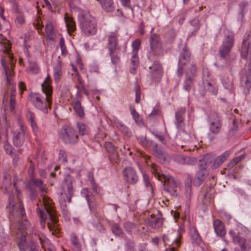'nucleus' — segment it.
Here are the masks:
<instances>
[{
	"label": "nucleus",
	"instance_id": "obj_45",
	"mask_svg": "<svg viewBox=\"0 0 251 251\" xmlns=\"http://www.w3.org/2000/svg\"><path fill=\"white\" fill-rule=\"evenodd\" d=\"M186 196L189 198L191 195V184L188 183L185 186Z\"/></svg>",
	"mask_w": 251,
	"mask_h": 251
},
{
	"label": "nucleus",
	"instance_id": "obj_35",
	"mask_svg": "<svg viewBox=\"0 0 251 251\" xmlns=\"http://www.w3.org/2000/svg\"><path fill=\"white\" fill-rule=\"evenodd\" d=\"M136 227V224L133 223L126 222L124 224V228L125 230L128 232H130L132 229L135 228Z\"/></svg>",
	"mask_w": 251,
	"mask_h": 251
},
{
	"label": "nucleus",
	"instance_id": "obj_64",
	"mask_svg": "<svg viewBox=\"0 0 251 251\" xmlns=\"http://www.w3.org/2000/svg\"><path fill=\"white\" fill-rule=\"evenodd\" d=\"M137 67H138V66H133V67L130 69V73L133 74H135Z\"/></svg>",
	"mask_w": 251,
	"mask_h": 251
},
{
	"label": "nucleus",
	"instance_id": "obj_19",
	"mask_svg": "<svg viewBox=\"0 0 251 251\" xmlns=\"http://www.w3.org/2000/svg\"><path fill=\"white\" fill-rule=\"evenodd\" d=\"M105 148L108 152L109 157L112 162L117 163L119 161V154L116 151L114 146L110 142L105 144Z\"/></svg>",
	"mask_w": 251,
	"mask_h": 251
},
{
	"label": "nucleus",
	"instance_id": "obj_27",
	"mask_svg": "<svg viewBox=\"0 0 251 251\" xmlns=\"http://www.w3.org/2000/svg\"><path fill=\"white\" fill-rule=\"evenodd\" d=\"M46 33L47 36L50 39H53L54 37V26L51 21H48L46 25Z\"/></svg>",
	"mask_w": 251,
	"mask_h": 251
},
{
	"label": "nucleus",
	"instance_id": "obj_49",
	"mask_svg": "<svg viewBox=\"0 0 251 251\" xmlns=\"http://www.w3.org/2000/svg\"><path fill=\"white\" fill-rule=\"evenodd\" d=\"M32 182L39 188L43 185V181L40 179H33L32 180Z\"/></svg>",
	"mask_w": 251,
	"mask_h": 251
},
{
	"label": "nucleus",
	"instance_id": "obj_18",
	"mask_svg": "<svg viewBox=\"0 0 251 251\" xmlns=\"http://www.w3.org/2000/svg\"><path fill=\"white\" fill-rule=\"evenodd\" d=\"M118 34L116 32H111L108 36V48L109 53L114 54L115 51L119 50L118 47Z\"/></svg>",
	"mask_w": 251,
	"mask_h": 251
},
{
	"label": "nucleus",
	"instance_id": "obj_2",
	"mask_svg": "<svg viewBox=\"0 0 251 251\" xmlns=\"http://www.w3.org/2000/svg\"><path fill=\"white\" fill-rule=\"evenodd\" d=\"M41 86L43 92L46 95V98L42 99L37 95H33L30 97V100L37 109L44 113H47L48 109L51 108L52 93L51 80L49 74Z\"/></svg>",
	"mask_w": 251,
	"mask_h": 251
},
{
	"label": "nucleus",
	"instance_id": "obj_59",
	"mask_svg": "<svg viewBox=\"0 0 251 251\" xmlns=\"http://www.w3.org/2000/svg\"><path fill=\"white\" fill-rule=\"evenodd\" d=\"M31 126L33 130L36 132L38 130V126L35 122L31 123Z\"/></svg>",
	"mask_w": 251,
	"mask_h": 251
},
{
	"label": "nucleus",
	"instance_id": "obj_31",
	"mask_svg": "<svg viewBox=\"0 0 251 251\" xmlns=\"http://www.w3.org/2000/svg\"><path fill=\"white\" fill-rule=\"evenodd\" d=\"M73 107L75 111L79 117L82 118L84 116L83 108L79 101H76L74 102Z\"/></svg>",
	"mask_w": 251,
	"mask_h": 251
},
{
	"label": "nucleus",
	"instance_id": "obj_30",
	"mask_svg": "<svg viewBox=\"0 0 251 251\" xmlns=\"http://www.w3.org/2000/svg\"><path fill=\"white\" fill-rule=\"evenodd\" d=\"M206 176V172L203 169L200 170L197 173L195 181L197 185H200L205 179Z\"/></svg>",
	"mask_w": 251,
	"mask_h": 251
},
{
	"label": "nucleus",
	"instance_id": "obj_32",
	"mask_svg": "<svg viewBox=\"0 0 251 251\" xmlns=\"http://www.w3.org/2000/svg\"><path fill=\"white\" fill-rule=\"evenodd\" d=\"M245 158V155H242L239 156L234 157L232 159L228 164V167L232 168L235 166L237 163L241 161L243 158Z\"/></svg>",
	"mask_w": 251,
	"mask_h": 251
},
{
	"label": "nucleus",
	"instance_id": "obj_3",
	"mask_svg": "<svg viewBox=\"0 0 251 251\" xmlns=\"http://www.w3.org/2000/svg\"><path fill=\"white\" fill-rule=\"evenodd\" d=\"M241 55L243 58L247 60L249 66L248 71H244L241 77V83L244 92L248 93L251 88V42L247 44L246 40H243Z\"/></svg>",
	"mask_w": 251,
	"mask_h": 251
},
{
	"label": "nucleus",
	"instance_id": "obj_34",
	"mask_svg": "<svg viewBox=\"0 0 251 251\" xmlns=\"http://www.w3.org/2000/svg\"><path fill=\"white\" fill-rule=\"evenodd\" d=\"M141 42L140 40L137 39L132 44L133 53L137 54L138 50L140 48Z\"/></svg>",
	"mask_w": 251,
	"mask_h": 251
},
{
	"label": "nucleus",
	"instance_id": "obj_28",
	"mask_svg": "<svg viewBox=\"0 0 251 251\" xmlns=\"http://www.w3.org/2000/svg\"><path fill=\"white\" fill-rule=\"evenodd\" d=\"M149 224L152 228H159L162 224V220L159 217L151 215L150 219Z\"/></svg>",
	"mask_w": 251,
	"mask_h": 251
},
{
	"label": "nucleus",
	"instance_id": "obj_44",
	"mask_svg": "<svg viewBox=\"0 0 251 251\" xmlns=\"http://www.w3.org/2000/svg\"><path fill=\"white\" fill-rule=\"evenodd\" d=\"M130 112L131 113L133 117L134 120L137 122L139 120V115L138 113L136 111L135 108L134 107H130Z\"/></svg>",
	"mask_w": 251,
	"mask_h": 251
},
{
	"label": "nucleus",
	"instance_id": "obj_39",
	"mask_svg": "<svg viewBox=\"0 0 251 251\" xmlns=\"http://www.w3.org/2000/svg\"><path fill=\"white\" fill-rule=\"evenodd\" d=\"M70 240H71V241L72 244L74 246H75L76 247H78V248L79 247L78 241L76 236L75 234H73L71 235Z\"/></svg>",
	"mask_w": 251,
	"mask_h": 251
},
{
	"label": "nucleus",
	"instance_id": "obj_38",
	"mask_svg": "<svg viewBox=\"0 0 251 251\" xmlns=\"http://www.w3.org/2000/svg\"><path fill=\"white\" fill-rule=\"evenodd\" d=\"M111 57V61L114 64H116L120 61V57L118 56V50L115 51L113 54L112 55L111 53H109Z\"/></svg>",
	"mask_w": 251,
	"mask_h": 251
},
{
	"label": "nucleus",
	"instance_id": "obj_21",
	"mask_svg": "<svg viewBox=\"0 0 251 251\" xmlns=\"http://www.w3.org/2000/svg\"><path fill=\"white\" fill-rule=\"evenodd\" d=\"M151 76L155 81H159L162 76V68L159 63H155L151 67Z\"/></svg>",
	"mask_w": 251,
	"mask_h": 251
},
{
	"label": "nucleus",
	"instance_id": "obj_55",
	"mask_svg": "<svg viewBox=\"0 0 251 251\" xmlns=\"http://www.w3.org/2000/svg\"><path fill=\"white\" fill-rule=\"evenodd\" d=\"M91 183H92V189H93V191L96 193H98V187L96 185V184L95 183L93 178L91 180Z\"/></svg>",
	"mask_w": 251,
	"mask_h": 251
},
{
	"label": "nucleus",
	"instance_id": "obj_60",
	"mask_svg": "<svg viewBox=\"0 0 251 251\" xmlns=\"http://www.w3.org/2000/svg\"><path fill=\"white\" fill-rule=\"evenodd\" d=\"M141 156L143 157L146 160H149L150 159V156L146 154L144 152H140Z\"/></svg>",
	"mask_w": 251,
	"mask_h": 251
},
{
	"label": "nucleus",
	"instance_id": "obj_40",
	"mask_svg": "<svg viewBox=\"0 0 251 251\" xmlns=\"http://www.w3.org/2000/svg\"><path fill=\"white\" fill-rule=\"evenodd\" d=\"M4 148L7 153L11 155H13V148L9 143H5Z\"/></svg>",
	"mask_w": 251,
	"mask_h": 251
},
{
	"label": "nucleus",
	"instance_id": "obj_33",
	"mask_svg": "<svg viewBox=\"0 0 251 251\" xmlns=\"http://www.w3.org/2000/svg\"><path fill=\"white\" fill-rule=\"evenodd\" d=\"M182 163L189 165H194L197 162V159L194 157L186 156L182 158Z\"/></svg>",
	"mask_w": 251,
	"mask_h": 251
},
{
	"label": "nucleus",
	"instance_id": "obj_61",
	"mask_svg": "<svg viewBox=\"0 0 251 251\" xmlns=\"http://www.w3.org/2000/svg\"><path fill=\"white\" fill-rule=\"evenodd\" d=\"M238 128V126L235 120L233 121V128L231 129L232 131L236 130Z\"/></svg>",
	"mask_w": 251,
	"mask_h": 251
},
{
	"label": "nucleus",
	"instance_id": "obj_22",
	"mask_svg": "<svg viewBox=\"0 0 251 251\" xmlns=\"http://www.w3.org/2000/svg\"><path fill=\"white\" fill-rule=\"evenodd\" d=\"M82 193L85 195L91 210H95L97 207L95 199L87 188H84Z\"/></svg>",
	"mask_w": 251,
	"mask_h": 251
},
{
	"label": "nucleus",
	"instance_id": "obj_15",
	"mask_svg": "<svg viewBox=\"0 0 251 251\" xmlns=\"http://www.w3.org/2000/svg\"><path fill=\"white\" fill-rule=\"evenodd\" d=\"M209 119L210 121V131L213 134L218 133L221 130L222 124L217 113L211 112L209 116Z\"/></svg>",
	"mask_w": 251,
	"mask_h": 251
},
{
	"label": "nucleus",
	"instance_id": "obj_42",
	"mask_svg": "<svg viewBox=\"0 0 251 251\" xmlns=\"http://www.w3.org/2000/svg\"><path fill=\"white\" fill-rule=\"evenodd\" d=\"M192 79L191 77H188L185 81V84L184 85V88L186 91L190 90L191 84H192Z\"/></svg>",
	"mask_w": 251,
	"mask_h": 251
},
{
	"label": "nucleus",
	"instance_id": "obj_14",
	"mask_svg": "<svg viewBox=\"0 0 251 251\" xmlns=\"http://www.w3.org/2000/svg\"><path fill=\"white\" fill-rule=\"evenodd\" d=\"M81 28L86 35L95 34L97 32L95 19L92 17L86 18L82 23Z\"/></svg>",
	"mask_w": 251,
	"mask_h": 251
},
{
	"label": "nucleus",
	"instance_id": "obj_16",
	"mask_svg": "<svg viewBox=\"0 0 251 251\" xmlns=\"http://www.w3.org/2000/svg\"><path fill=\"white\" fill-rule=\"evenodd\" d=\"M151 52L153 55H160L162 53V48L159 37L156 34L150 37Z\"/></svg>",
	"mask_w": 251,
	"mask_h": 251
},
{
	"label": "nucleus",
	"instance_id": "obj_53",
	"mask_svg": "<svg viewBox=\"0 0 251 251\" xmlns=\"http://www.w3.org/2000/svg\"><path fill=\"white\" fill-rule=\"evenodd\" d=\"M60 46L61 49L62 51L63 52L65 50V42L63 38H61L60 39Z\"/></svg>",
	"mask_w": 251,
	"mask_h": 251
},
{
	"label": "nucleus",
	"instance_id": "obj_17",
	"mask_svg": "<svg viewBox=\"0 0 251 251\" xmlns=\"http://www.w3.org/2000/svg\"><path fill=\"white\" fill-rule=\"evenodd\" d=\"M125 180L129 184H135L138 179V176L135 170L131 167H127L123 171Z\"/></svg>",
	"mask_w": 251,
	"mask_h": 251
},
{
	"label": "nucleus",
	"instance_id": "obj_43",
	"mask_svg": "<svg viewBox=\"0 0 251 251\" xmlns=\"http://www.w3.org/2000/svg\"><path fill=\"white\" fill-rule=\"evenodd\" d=\"M112 229L113 232L117 235H120L122 232L121 228L117 225H113Z\"/></svg>",
	"mask_w": 251,
	"mask_h": 251
},
{
	"label": "nucleus",
	"instance_id": "obj_48",
	"mask_svg": "<svg viewBox=\"0 0 251 251\" xmlns=\"http://www.w3.org/2000/svg\"><path fill=\"white\" fill-rule=\"evenodd\" d=\"M200 170L203 169L204 170H205L206 167L210 165V163H206V162L204 161V157L202 160H200Z\"/></svg>",
	"mask_w": 251,
	"mask_h": 251
},
{
	"label": "nucleus",
	"instance_id": "obj_47",
	"mask_svg": "<svg viewBox=\"0 0 251 251\" xmlns=\"http://www.w3.org/2000/svg\"><path fill=\"white\" fill-rule=\"evenodd\" d=\"M30 70L34 74H37L39 71V68L36 64H31L30 65Z\"/></svg>",
	"mask_w": 251,
	"mask_h": 251
},
{
	"label": "nucleus",
	"instance_id": "obj_56",
	"mask_svg": "<svg viewBox=\"0 0 251 251\" xmlns=\"http://www.w3.org/2000/svg\"><path fill=\"white\" fill-rule=\"evenodd\" d=\"M139 31L141 35L144 34V25L142 23H141L139 25Z\"/></svg>",
	"mask_w": 251,
	"mask_h": 251
},
{
	"label": "nucleus",
	"instance_id": "obj_52",
	"mask_svg": "<svg viewBox=\"0 0 251 251\" xmlns=\"http://www.w3.org/2000/svg\"><path fill=\"white\" fill-rule=\"evenodd\" d=\"M139 140L143 146H147L148 145V141L145 136L140 137Z\"/></svg>",
	"mask_w": 251,
	"mask_h": 251
},
{
	"label": "nucleus",
	"instance_id": "obj_29",
	"mask_svg": "<svg viewBox=\"0 0 251 251\" xmlns=\"http://www.w3.org/2000/svg\"><path fill=\"white\" fill-rule=\"evenodd\" d=\"M155 156L158 159L159 161L164 163L167 161L168 155L160 149L156 148L154 150Z\"/></svg>",
	"mask_w": 251,
	"mask_h": 251
},
{
	"label": "nucleus",
	"instance_id": "obj_46",
	"mask_svg": "<svg viewBox=\"0 0 251 251\" xmlns=\"http://www.w3.org/2000/svg\"><path fill=\"white\" fill-rule=\"evenodd\" d=\"M59 158L62 162H66L67 161V155L64 151H60Z\"/></svg>",
	"mask_w": 251,
	"mask_h": 251
},
{
	"label": "nucleus",
	"instance_id": "obj_57",
	"mask_svg": "<svg viewBox=\"0 0 251 251\" xmlns=\"http://www.w3.org/2000/svg\"><path fill=\"white\" fill-rule=\"evenodd\" d=\"M16 22L19 24H23L25 22V19L22 16L17 17Z\"/></svg>",
	"mask_w": 251,
	"mask_h": 251
},
{
	"label": "nucleus",
	"instance_id": "obj_4",
	"mask_svg": "<svg viewBox=\"0 0 251 251\" xmlns=\"http://www.w3.org/2000/svg\"><path fill=\"white\" fill-rule=\"evenodd\" d=\"M151 168L153 169V173L158 179L163 181L166 185V190L171 195L176 196L180 189L179 183L170 176L160 175L158 172L157 167L154 164H151Z\"/></svg>",
	"mask_w": 251,
	"mask_h": 251
},
{
	"label": "nucleus",
	"instance_id": "obj_6",
	"mask_svg": "<svg viewBox=\"0 0 251 251\" xmlns=\"http://www.w3.org/2000/svg\"><path fill=\"white\" fill-rule=\"evenodd\" d=\"M230 154L229 151H226L218 157L207 154L204 156V161L206 163H210L212 169H215L221 165L227 159Z\"/></svg>",
	"mask_w": 251,
	"mask_h": 251
},
{
	"label": "nucleus",
	"instance_id": "obj_26",
	"mask_svg": "<svg viewBox=\"0 0 251 251\" xmlns=\"http://www.w3.org/2000/svg\"><path fill=\"white\" fill-rule=\"evenodd\" d=\"M62 74V64L58 61L54 68L53 76L55 81H58L60 79Z\"/></svg>",
	"mask_w": 251,
	"mask_h": 251
},
{
	"label": "nucleus",
	"instance_id": "obj_50",
	"mask_svg": "<svg viewBox=\"0 0 251 251\" xmlns=\"http://www.w3.org/2000/svg\"><path fill=\"white\" fill-rule=\"evenodd\" d=\"M184 60H185V59L184 57L180 58L179 60V66L181 69L182 68V66L186 64V63L184 62ZM178 72H180V75H181L182 73V69L180 70V69H179Z\"/></svg>",
	"mask_w": 251,
	"mask_h": 251
},
{
	"label": "nucleus",
	"instance_id": "obj_9",
	"mask_svg": "<svg viewBox=\"0 0 251 251\" xmlns=\"http://www.w3.org/2000/svg\"><path fill=\"white\" fill-rule=\"evenodd\" d=\"M9 204L7 206V209L10 214H18L21 216L23 220L26 221L25 213L23 203L21 201H18L16 203L14 201L13 196H10L9 199Z\"/></svg>",
	"mask_w": 251,
	"mask_h": 251
},
{
	"label": "nucleus",
	"instance_id": "obj_25",
	"mask_svg": "<svg viewBox=\"0 0 251 251\" xmlns=\"http://www.w3.org/2000/svg\"><path fill=\"white\" fill-rule=\"evenodd\" d=\"M99 3L102 8L107 11H112L114 9L113 0H102Z\"/></svg>",
	"mask_w": 251,
	"mask_h": 251
},
{
	"label": "nucleus",
	"instance_id": "obj_10",
	"mask_svg": "<svg viewBox=\"0 0 251 251\" xmlns=\"http://www.w3.org/2000/svg\"><path fill=\"white\" fill-rule=\"evenodd\" d=\"M226 34L223 41V44L219 50L221 57L224 58L228 54L234 44V35L232 32L226 30Z\"/></svg>",
	"mask_w": 251,
	"mask_h": 251
},
{
	"label": "nucleus",
	"instance_id": "obj_54",
	"mask_svg": "<svg viewBox=\"0 0 251 251\" xmlns=\"http://www.w3.org/2000/svg\"><path fill=\"white\" fill-rule=\"evenodd\" d=\"M34 24L38 30H42L43 27V25L40 24L39 20H38L36 23H34Z\"/></svg>",
	"mask_w": 251,
	"mask_h": 251
},
{
	"label": "nucleus",
	"instance_id": "obj_7",
	"mask_svg": "<svg viewBox=\"0 0 251 251\" xmlns=\"http://www.w3.org/2000/svg\"><path fill=\"white\" fill-rule=\"evenodd\" d=\"M60 136L66 143L73 144L77 142L78 136L76 131L72 127L68 126H64L61 128Z\"/></svg>",
	"mask_w": 251,
	"mask_h": 251
},
{
	"label": "nucleus",
	"instance_id": "obj_13",
	"mask_svg": "<svg viewBox=\"0 0 251 251\" xmlns=\"http://www.w3.org/2000/svg\"><path fill=\"white\" fill-rule=\"evenodd\" d=\"M245 228L243 226L239 225L237 226L235 230L229 232V234L232 236L233 242L240 245L242 251H246V240L242 237H240L237 234L242 233V231L245 230Z\"/></svg>",
	"mask_w": 251,
	"mask_h": 251
},
{
	"label": "nucleus",
	"instance_id": "obj_51",
	"mask_svg": "<svg viewBox=\"0 0 251 251\" xmlns=\"http://www.w3.org/2000/svg\"><path fill=\"white\" fill-rule=\"evenodd\" d=\"M19 87L20 89V90L21 91V94H22L23 92L25 91L26 89L25 84L22 81H21L19 84Z\"/></svg>",
	"mask_w": 251,
	"mask_h": 251
},
{
	"label": "nucleus",
	"instance_id": "obj_11",
	"mask_svg": "<svg viewBox=\"0 0 251 251\" xmlns=\"http://www.w3.org/2000/svg\"><path fill=\"white\" fill-rule=\"evenodd\" d=\"M26 135V127L22 124H20L19 129L13 132V143L14 145L17 147L23 145Z\"/></svg>",
	"mask_w": 251,
	"mask_h": 251
},
{
	"label": "nucleus",
	"instance_id": "obj_8",
	"mask_svg": "<svg viewBox=\"0 0 251 251\" xmlns=\"http://www.w3.org/2000/svg\"><path fill=\"white\" fill-rule=\"evenodd\" d=\"M25 224H21L20 223L16 226V228L18 230L17 233V244L21 251H26L27 249L26 241L27 232L24 230Z\"/></svg>",
	"mask_w": 251,
	"mask_h": 251
},
{
	"label": "nucleus",
	"instance_id": "obj_58",
	"mask_svg": "<svg viewBox=\"0 0 251 251\" xmlns=\"http://www.w3.org/2000/svg\"><path fill=\"white\" fill-rule=\"evenodd\" d=\"M122 4L125 6H129L130 5V0H121Z\"/></svg>",
	"mask_w": 251,
	"mask_h": 251
},
{
	"label": "nucleus",
	"instance_id": "obj_1",
	"mask_svg": "<svg viewBox=\"0 0 251 251\" xmlns=\"http://www.w3.org/2000/svg\"><path fill=\"white\" fill-rule=\"evenodd\" d=\"M39 189L42 197L43 201H40L37 203V211L40 217L41 224L45 226L46 215L44 214L43 211L40 208V205L41 206H43L50 217V222L48 223V226L49 230L50 231H52V235L57 236L59 233V230L58 227V220L56 217V212L53 205V202L52 200L46 196V187L43 185L39 187Z\"/></svg>",
	"mask_w": 251,
	"mask_h": 251
},
{
	"label": "nucleus",
	"instance_id": "obj_41",
	"mask_svg": "<svg viewBox=\"0 0 251 251\" xmlns=\"http://www.w3.org/2000/svg\"><path fill=\"white\" fill-rule=\"evenodd\" d=\"M139 63L137 54L133 53L131 58V64L132 66H138Z\"/></svg>",
	"mask_w": 251,
	"mask_h": 251
},
{
	"label": "nucleus",
	"instance_id": "obj_23",
	"mask_svg": "<svg viewBox=\"0 0 251 251\" xmlns=\"http://www.w3.org/2000/svg\"><path fill=\"white\" fill-rule=\"evenodd\" d=\"M214 227L216 234L221 237L225 235L226 231L225 228V226L222 222L216 219L214 221Z\"/></svg>",
	"mask_w": 251,
	"mask_h": 251
},
{
	"label": "nucleus",
	"instance_id": "obj_12",
	"mask_svg": "<svg viewBox=\"0 0 251 251\" xmlns=\"http://www.w3.org/2000/svg\"><path fill=\"white\" fill-rule=\"evenodd\" d=\"M74 194L72 180L70 176H67L63 184V192L61 193L62 198L64 201L71 202V197Z\"/></svg>",
	"mask_w": 251,
	"mask_h": 251
},
{
	"label": "nucleus",
	"instance_id": "obj_5",
	"mask_svg": "<svg viewBox=\"0 0 251 251\" xmlns=\"http://www.w3.org/2000/svg\"><path fill=\"white\" fill-rule=\"evenodd\" d=\"M10 47L8 45L4 50L5 55L1 59V64L4 68L7 77V83L11 84V77L14 75V57L10 53Z\"/></svg>",
	"mask_w": 251,
	"mask_h": 251
},
{
	"label": "nucleus",
	"instance_id": "obj_36",
	"mask_svg": "<svg viewBox=\"0 0 251 251\" xmlns=\"http://www.w3.org/2000/svg\"><path fill=\"white\" fill-rule=\"evenodd\" d=\"M135 91L136 96L135 102L136 103H139L140 100L141 89L140 87L137 83L135 84Z\"/></svg>",
	"mask_w": 251,
	"mask_h": 251
},
{
	"label": "nucleus",
	"instance_id": "obj_63",
	"mask_svg": "<svg viewBox=\"0 0 251 251\" xmlns=\"http://www.w3.org/2000/svg\"><path fill=\"white\" fill-rule=\"evenodd\" d=\"M75 76H77V77L78 83L80 84H82V79L81 78V77H80V76L79 75V73H76Z\"/></svg>",
	"mask_w": 251,
	"mask_h": 251
},
{
	"label": "nucleus",
	"instance_id": "obj_62",
	"mask_svg": "<svg viewBox=\"0 0 251 251\" xmlns=\"http://www.w3.org/2000/svg\"><path fill=\"white\" fill-rule=\"evenodd\" d=\"M3 12H4V9L0 8V17L2 19V20L3 21H5V17L4 16Z\"/></svg>",
	"mask_w": 251,
	"mask_h": 251
},
{
	"label": "nucleus",
	"instance_id": "obj_20",
	"mask_svg": "<svg viewBox=\"0 0 251 251\" xmlns=\"http://www.w3.org/2000/svg\"><path fill=\"white\" fill-rule=\"evenodd\" d=\"M9 99L10 110L14 111L16 104L15 89H12L10 92L7 91L4 94L3 102L7 101Z\"/></svg>",
	"mask_w": 251,
	"mask_h": 251
},
{
	"label": "nucleus",
	"instance_id": "obj_24",
	"mask_svg": "<svg viewBox=\"0 0 251 251\" xmlns=\"http://www.w3.org/2000/svg\"><path fill=\"white\" fill-rule=\"evenodd\" d=\"M65 21L66 22V27L69 34H71L75 30V23L72 17H71L68 13H66L64 16Z\"/></svg>",
	"mask_w": 251,
	"mask_h": 251
},
{
	"label": "nucleus",
	"instance_id": "obj_37",
	"mask_svg": "<svg viewBox=\"0 0 251 251\" xmlns=\"http://www.w3.org/2000/svg\"><path fill=\"white\" fill-rule=\"evenodd\" d=\"M77 126L79 128L80 133L82 135H85L88 133V130L84 124L83 123H78L77 124Z\"/></svg>",
	"mask_w": 251,
	"mask_h": 251
}]
</instances>
